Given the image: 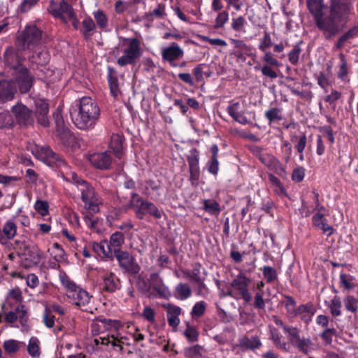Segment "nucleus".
Instances as JSON below:
<instances>
[{
  "label": "nucleus",
  "instance_id": "1",
  "mask_svg": "<svg viewBox=\"0 0 358 358\" xmlns=\"http://www.w3.org/2000/svg\"><path fill=\"white\" fill-rule=\"evenodd\" d=\"M70 115L77 128L82 130L92 129L100 117V108L92 98L83 96L72 106Z\"/></svg>",
  "mask_w": 358,
  "mask_h": 358
},
{
  "label": "nucleus",
  "instance_id": "2",
  "mask_svg": "<svg viewBox=\"0 0 358 358\" xmlns=\"http://www.w3.org/2000/svg\"><path fill=\"white\" fill-rule=\"evenodd\" d=\"M327 15V40H331L342 29L341 24L346 22L353 10V0H329Z\"/></svg>",
  "mask_w": 358,
  "mask_h": 358
},
{
  "label": "nucleus",
  "instance_id": "3",
  "mask_svg": "<svg viewBox=\"0 0 358 358\" xmlns=\"http://www.w3.org/2000/svg\"><path fill=\"white\" fill-rule=\"evenodd\" d=\"M76 183L81 194V199L84 203L85 209L90 213L99 212V205L102 203V201L94 187L83 179H77Z\"/></svg>",
  "mask_w": 358,
  "mask_h": 358
},
{
  "label": "nucleus",
  "instance_id": "4",
  "mask_svg": "<svg viewBox=\"0 0 358 358\" xmlns=\"http://www.w3.org/2000/svg\"><path fill=\"white\" fill-rule=\"evenodd\" d=\"M22 50H33L45 42V34L34 24H27L17 38Z\"/></svg>",
  "mask_w": 358,
  "mask_h": 358
},
{
  "label": "nucleus",
  "instance_id": "5",
  "mask_svg": "<svg viewBox=\"0 0 358 358\" xmlns=\"http://www.w3.org/2000/svg\"><path fill=\"white\" fill-rule=\"evenodd\" d=\"M308 10L312 14L317 28L322 33L323 37L327 40V15L323 11L324 0H307Z\"/></svg>",
  "mask_w": 358,
  "mask_h": 358
},
{
  "label": "nucleus",
  "instance_id": "6",
  "mask_svg": "<svg viewBox=\"0 0 358 358\" xmlns=\"http://www.w3.org/2000/svg\"><path fill=\"white\" fill-rule=\"evenodd\" d=\"M128 45L123 50V55L117 60L120 66L135 64L143 54L141 41L137 38H127Z\"/></svg>",
  "mask_w": 358,
  "mask_h": 358
},
{
  "label": "nucleus",
  "instance_id": "7",
  "mask_svg": "<svg viewBox=\"0 0 358 358\" xmlns=\"http://www.w3.org/2000/svg\"><path fill=\"white\" fill-rule=\"evenodd\" d=\"M117 261L120 269L131 275H136L139 273L141 267L138 265L134 255L127 250H117L113 254V259Z\"/></svg>",
  "mask_w": 358,
  "mask_h": 358
},
{
  "label": "nucleus",
  "instance_id": "8",
  "mask_svg": "<svg viewBox=\"0 0 358 358\" xmlns=\"http://www.w3.org/2000/svg\"><path fill=\"white\" fill-rule=\"evenodd\" d=\"M14 80H12L15 87L18 88L20 93L28 92L32 87L34 78L29 73V70L26 67H21L19 70L13 72Z\"/></svg>",
  "mask_w": 358,
  "mask_h": 358
},
{
  "label": "nucleus",
  "instance_id": "9",
  "mask_svg": "<svg viewBox=\"0 0 358 358\" xmlns=\"http://www.w3.org/2000/svg\"><path fill=\"white\" fill-rule=\"evenodd\" d=\"M12 113L17 124L21 127L33 126L34 119L32 110L22 103H17L12 107Z\"/></svg>",
  "mask_w": 358,
  "mask_h": 358
},
{
  "label": "nucleus",
  "instance_id": "10",
  "mask_svg": "<svg viewBox=\"0 0 358 358\" xmlns=\"http://www.w3.org/2000/svg\"><path fill=\"white\" fill-rule=\"evenodd\" d=\"M48 10L55 17L60 18L65 23L68 22L69 17H73V14L76 13L72 6L64 0L59 5L51 0Z\"/></svg>",
  "mask_w": 358,
  "mask_h": 358
},
{
  "label": "nucleus",
  "instance_id": "11",
  "mask_svg": "<svg viewBox=\"0 0 358 358\" xmlns=\"http://www.w3.org/2000/svg\"><path fill=\"white\" fill-rule=\"evenodd\" d=\"M273 45V42L271 38L270 34L264 31V36L260 41V43L259 45V49L264 52L263 57L262 58V61H264L266 64H269L273 66V67H280L282 64L274 57L270 51H266V50L271 48Z\"/></svg>",
  "mask_w": 358,
  "mask_h": 358
},
{
  "label": "nucleus",
  "instance_id": "12",
  "mask_svg": "<svg viewBox=\"0 0 358 358\" xmlns=\"http://www.w3.org/2000/svg\"><path fill=\"white\" fill-rule=\"evenodd\" d=\"M161 54L163 61L169 62L172 67H177L176 61L184 56V50L177 43L173 42L169 46L163 48Z\"/></svg>",
  "mask_w": 358,
  "mask_h": 358
},
{
  "label": "nucleus",
  "instance_id": "13",
  "mask_svg": "<svg viewBox=\"0 0 358 358\" xmlns=\"http://www.w3.org/2000/svg\"><path fill=\"white\" fill-rule=\"evenodd\" d=\"M5 65L14 71L24 67L22 64L21 52L13 47H8L3 54Z\"/></svg>",
  "mask_w": 358,
  "mask_h": 358
},
{
  "label": "nucleus",
  "instance_id": "14",
  "mask_svg": "<svg viewBox=\"0 0 358 358\" xmlns=\"http://www.w3.org/2000/svg\"><path fill=\"white\" fill-rule=\"evenodd\" d=\"M250 280L243 273H239L231 282V286L239 292L245 302H250L252 296L248 291Z\"/></svg>",
  "mask_w": 358,
  "mask_h": 358
},
{
  "label": "nucleus",
  "instance_id": "15",
  "mask_svg": "<svg viewBox=\"0 0 358 358\" xmlns=\"http://www.w3.org/2000/svg\"><path fill=\"white\" fill-rule=\"evenodd\" d=\"M35 116L38 123L44 127H48L50 125L48 103L44 99H37L35 101Z\"/></svg>",
  "mask_w": 358,
  "mask_h": 358
},
{
  "label": "nucleus",
  "instance_id": "16",
  "mask_svg": "<svg viewBox=\"0 0 358 358\" xmlns=\"http://www.w3.org/2000/svg\"><path fill=\"white\" fill-rule=\"evenodd\" d=\"M89 160L94 167L101 170H107L110 168L113 158L111 155L106 151L91 155L89 157Z\"/></svg>",
  "mask_w": 358,
  "mask_h": 358
},
{
  "label": "nucleus",
  "instance_id": "17",
  "mask_svg": "<svg viewBox=\"0 0 358 358\" xmlns=\"http://www.w3.org/2000/svg\"><path fill=\"white\" fill-rule=\"evenodd\" d=\"M102 280L101 286L103 292L113 293L121 288V281L114 273L110 272L105 274Z\"/></svg>",
  "mask_w": 358,
  "mask_h": 358
},
{
  "label": "nucleus",
  "instance_id": "18",
  "mask_svg": "<svg viewBox=\"0 0 358 358\" xmlns=\"http://www.w3.org/2000/svg\"><path fill=\"white\" fill-rule=\"evenodd\" d=\"M59 140L67 152H72L80 148V140L70 130L62 133Z\"/></svg>",
  "mask_w": 358,
  "mask_h": 358
},
{
  "label": "nucleus",
  "instance_id": "19",
  "mask_svg": "<svg viewBox=\"0 0 358 358\" xmlns=\"http://www.w3.org/2000/svg\"><path fill=\"white\" fill-rule=\"evenodd\" d=\"M150 283L152 289L157 293L159 298H166L169 294V288L164 285L163 279L157 273L150 275Z\"/></svg>",
  "mask_w": 358,
  "mask_h": 358
},
{
  "label": "nucleus",
  "instance_id": "20",
  "mask_svg": "<svg viewBox=\"0 0 358 358\" xmlns=\"http://www.w3.org/2000/svg\"><path fill=\"white\" fill-rule=\"evenodd\" d=\"M15 92L16 87L12 80L0 81V103L12 100Z\"/></svg>",
  "mask_w": 358,
  "mask_h": 358
},
{
  "label": "nucleus",
  "instance_id": "21",
  "mask_svg": "<svg viewBox=\"0 0 358 358\" xmlns=\"http://www.w3.org/2000/svg\"><path fill=\"white\" fill-rule=\"evenodd\" d=\"M262 343L258 336H255L249 338L243 336L238 338L237 346L243 351H255L262 346Z\"/></svg>",
  "mask_w": 358,
  "mask_h": 358
},
{
  "label": "nucleus",
  "instance_id": "22",
  "mask_svg": "<svg viewBox=\"0 0 358 358\" xmlns=\"http://www.w3.org/2000/svg\"><path fill=\"white\" fill-rule=\"evenodd\" d=\"M285 301H282L281 303L285 306L287 313L292 317H296L300 313H303L308 309V307L303 306H299L296 307V302L294 299L289 295L283 294Z\"/></svg>",
  "mask_w": 358,
  "mask_h": 358
},
{
  "label": "nucleus",
  "instance_id": "23",
  "mask_svg": "<svg viewBox=\"0 0 358 358\" xmlns=\"http://www.w3.org/2000/svg\"><path fill=\"white\" fill-rule=\"evenodd\" d=\"M313 225L321 229L327 236H330L334 232V229L327 223L324 213H315L312 217Z\"/></svg>",
  "mask_w": 358,
  "mask_h": 358
},
{
  "label": "nucleus",
  "instance_id": "24",
  "mask_svg": "<svg viewBox=\"0 0 358 358\" xmlns=\"http://www.w3.org/2000/svg\"><path fill=\"white\" fill-rule=\"evenodd\" d=\"M166 309V316L169 325L173 328H176L180 324L179 315L181 313L180 307L168 303L165 306Z\"/></svg>",
  "mask_w": 358,
  "mask_h": 358
},
{
  "label": "nucleus",
  "instance_id": "25",
  "mask_svg": "<svg viewBox=\"0 0 358 358\" xmlns=\"http://www.w3.org/2000/svg\"><path fill=\"white\" fill-rule=\"evenodd\" d=\"M92 250L99 256L104 258L113 259V252L108 244V240L104 239L99 243L94 242L92 243Z\"/></svg>",
  "mask_w": 358,
  "mask_h": 358
},
{
  "label": "nucleus",
  "instance_id": "26",
  "mask_svg": "<svg viewBox=\"0 0 358 358\" xmlns=\"http://www.w3.org/2000/svg\"><path fill=\"white\" fill-rule=\"evenodd\" d=\"M230 41L236 49L234 55L238 59H245V56L251 55L252 48L247 45L243 41L231 38Z\"/></svg>",
  "mask_w": 358,
  "mask_h": 358
},
{
  "label": "nucleus",
  "instance_id": "27",
  "mask_svg": "<svg viewBox=\"0 0 358 358\" xmlns=\"http://www.w3.org/2000/svg\"><path fill=\"white\" fill-rule=\"evenodd\" d=\"M358 37V23L342 34L335 43V48L337 50L342 49L346 43L350 40Z\"/></svg>",
  "mask_w": 358,
  "mask_h": 358
},
{
  "label": "nucleus",
  "instance_id": "28",
  "mask_svg": "<svg viewBox=\"0 0 358 358\" xmlns=\"http://www.w3.org/2000/svg\"><path fill=\"white\" fill-rule=\"evenodd\" d=\"M67 296L71 298L73 303L78 306H85L90 301L88 292L79 287L73 292H71V294H67Z\"/></svg>",
  "mask_w": 358,
  "mask_h": 358
},
{
  "label": "nucleus",
  "instance_id": "29",
  "mask_svg": "<svg viewBox=\"0 0 358 358\" xmlns=\"http://www.w3.org/2000/svg\"><path fill=\"white\" fill-rule=\"evenodd\" d=\"M240 103L236 102L229 105L227 108V111L229 115L237 122L245 125L250 123V121L245 116L244 112H239L238 108Z\"/></svg>",
  "mask_w": 358,
  "mask_h": 358
},
{
  "label": "nucleus",
  "instance_id": "30",
  "mask_svg": "<svg viewBox=\"0 0 358 358\" xmlns=\"http://www.w3.org/2000/svg\"><path fill=\"white\" fill-rule=\"evenodd\" d=\"M129 206L135 208V214L139 220H143L145 215V209L143 208L142 198L136 192L131 194V200Z\"/></svg>",
  "mask_w": 358,
  "mask_h": 358
},
{
  "label": "nucleus",
  "instance_id": "31",
  "mask_svg": "<svg viewBox=\"0 0 358 358\" xmlns=\"http://www.w3.org/2000/svg\"><path fill=\"white\" fill-rule=\"evenodd\" d=\"M108 82L109 84L110 92L113 96H117L120 92L119 83L117 78V73L116 70L111 67L108 66Z\"/></svg>",
  "mask_w": 358,
  "mask_h": 358
},
{
  "label": "nucleus",
  "instance_id": "32",
  "mask_svg": "<svg viewBox=\"0 0 358 358\" xmlns=\"http://www.w3.org/2000/svg\"><path fill=\"white\" fill-rule=\"evenodd\" d=\"M270 339L277 348L285 352H289V346L288 343L285 341L282 335L276 329L273 328L271 330Z\"/></svg>",
  "mask_w": 358,
  "mask_h": 358
},
{
  "label": "nucleus",
  "instance_id": "33",
  "mask_svg": "<svg viewBox=\"0 0 358 358\" xmlns=\"http://www.w3.org/2000/svg\"><path fill=\"white\" fill-rule=\"evenodd\" d=\"M124 235L121 231H115L110 235V239L108 241V244L113 252V254L115 253L117 250H122L121 246L124 243Z\"/></svg>",
  "mask_w": 358,
  "mask_h": 358
},
{
  "label": "nucleus",
  "instance_id": "34",
  "mask_svg": "<svg viewBox=\"0 0 358 358\" xmlns=\"http://www.w3.org/2000/svg\"><path fill=\"white\" fill-rule=\"evenodd\" d=\"M122 143L123 137L122 135L119 134H113L111 135L109 147L119 159L122 155Z\"/></svg>",
  "mask_w": 358,
  "mask_h": 358
},
{
  "label": "nucleus",
  "instance_id": "35",
  "mask_svg": "<svg viewBox=\"0 0 358 358\" xmlns=\"http://www.w3.org/2000/svg\"><path fill=\"white\" fill-rule=\"evenodd\" d=\"M339 59L341 61V64L339 66V69L337 72V78L342 80L343 82L348 83L350 81L348 78V62L345 58V56L343 53L339 54Z\"/></svg>",
  "mask_w": 358,
  "mask_h": 358
},
{
  "label": "nucleus",
  "instance_id": "36",
  "mask_svg": "<svg viewBox=\"0 0 358 358\" xmlns=\"http://www.w3.org/2000/svg\"><path fill=\"white\" fill-rule=\"evenodd\" d=\"M15 310L17 315V320H19L22 328L24 330H28L29 314L27 309L25 308V306L23 304H20L15 308Z\"/></svg>",
  "mask_w": 358,
  "mask_h": 358
},
{
  "label": "nucleus",
  "instance_id": "37",
  "mask_svg": "<svg viewBox=\"0 0 358 358\" xmlns=\"http://www.w3.org/2000/svg\"><path fill=\"white\" fill-rule=\"evenodd\" d=\"M175 295L180 300H186L192 296L190 287L185 283H178L175 289Z\"/></svg>",
  "mask_w": 358,
  "mask_h": 358
},
{
  "label": "nucleus",
  "instance_id": "38",
  "mask_svg": "<svg viewBox=\"0 0 358 358\" xmlns=\"http://www.w3.org/2000/svg\"><path fill=\"white\" fill-rule=\"evenodd\" d=\"M27 352L33 358H38L41 356L40 341L38 338L32 336L27 345Z\"/></svg>",
  "mask_w": 358,
  "mask_h": 358
},
{
  "label": "nucleus",
  "instance_id": "39",
  "mask_svg": "<svg viewBox=\"0 0 358 358\" xmlns=\"http://www.w3.org/2000/svg\"><path fill=\"white\" fill-rule=\"evenodd\" d=\"M27 255L30 258L31 264H38L42 257V252L36 245L31 246H27L26 248Z\"/></svg>",
  "mask_w": 358,
  "mask_h": 358
},
{
  "label": "nucleus",
  "instance_id": "40",
  "mask_svg": "<svg viewBox=\"0 0 358 358\" xmlns=\"http://www.w3.org/2000/svg\"><path fill=\"white\" fill-rule=\"evenodd\" d=\"M25 345V343L14 339L5 341L3 343V348L6 352L9 355L15 354L21 347Z\"/></svg>",
  "mask_w": 358,
  "mask_h": 358
},
{
  "label": "nucleus",
  "instance_id": "41",
  "mask_svg": "<svg viewBox=\"0 0 358 358\" xmlns=\"http://www.w3.org/2000/svg\"><path fill=\"white\" fill-rule=\"evenodd\" d=\"M143 208L145 209V212L153 216L156 219H160L163 215V210H159L153 203L144 201L142 199Z\"/></svg>",
  "mask_w": 358,
  "mask_h": 358
},
{
  "label": "nucleus",
  "instance_id": "42",
  "mask_svg": "<svg viewBox=\"0 0 358 358\" xmlns=\"http://www.w3.org/2000/svg\"><path fill=\"white\" fill-rule=\"evenodd\" d=\"M303 43L302 41H300L297 43H296L292 49L289 52L288 60L292 65H297L299 60L300 55L302 52V49L301 48V45Z\"/></svg>",
  "mask_w": 358,
  "mask_h": 358
},
{
  "label": "nucleus",
  "instance_id": "43",
  "mask_svg": "<svg viewBox=\"0 0 358 358\" xmlns=\"http://www.w3.org/2000/svg\"><path fill=\"white\" fill-rule=\"evenodd\" d=\"M203 209L212 215H217L221 212L220 203L215 200L206 199L203 201Z\"/></svg>",
  "mask_w": 358,
  "mask_h": 358
},
{
  "label": "nucleus",
  "instance_id": "44",
  "mask_svg": "<svg viewBox=\"0 0 358 358\" xmlns=\"http://www.w3.org/2000/svg\"><path fill=\"white\" fill-rule=\"evenodd\" d=\"M17 227L16 224L11 220H8L1 231L2 234L6 238V243L8 240H10L16 235Z\"/></svg>",
  "mask_w": 358,
  "mask_h": 358
},
{
  "label": "nucleus",
  "instance_id": "45",
  "mask_svg": "<svg viewBox=\"0 0 358 358\" xmlns=\"http://www.w3.org/2000/svg\"><path fill=\"white\" fill-rule=\"evenodd\" d=\"M261 270L267 283L271 284L278 280V273L275 268L269 266H264L261 268Z\"/></svg>",
  "mask_w": 358,
  "mask_h": 358
},
{
  "label": "nucleus",
  "instance_id": "46",
  "mask_svg": "<svg viewBox=\"0 0 358 358\" xmlns=\"http://www.w3.org/2000/svg\"><path fill=\"white\" fill-rule=\"evenodd\" d=\"M50 60V55L47 52L39 51L34 52L31 57V61L40 66H43L48 63Z\"/></svg>",
  "mask_w": 358,
  "mask_h": 358
},
{
  "label": "nucleus",
  "instance_id": "47",
  "mask_svg": "<svg viewBox=\"0 0 358 358\" xmlns=\"http://www.w3.org/2000/svg\"><path fill=\"white\" fill-rule=\"evenodd\" d=\"M313 343L310 338H299L297 343L294 345L300 352L305 355H308L309 352L313 349L312 346Z\"/></svg>",
  "mask_w": 358,
  "mask_h": 358
},
{
  "label": "nucleus",
  "instance_id": "48",
  "mask_svg": "<svg viewBox=\"0 0 358 358\" xmlns=\"http://www.w3.org/2000/svg\"><path fill=\"white\" fill-rule=\"evenodd\" d=\"M282 109L277 107L270 108L265 112L264 116L268 120L269 123L282 120Z\"/></svg>",
  "mask_w": 358,
  "mask_h": 358
},
{
  "label": "nucleus",
  "instance_id": "49",
  "mask_svg": "<svg viewBox=\"0 0 358 358\" xmlns=\"http://www.w3.org/2000/svg\"><path fill=\"white\" fill-rule=\"evenodd\" d=\"M39 2V0H22L17 8L19 13H27L34 8Z\"/></svg>",
  "mask_w": 358,
  "mask_h": 358
},
{
  "label": "nucleus",
  "instance_id": "50",
  "mask_svg": "<svg viewBox=\"0 0 358 358\" xmlns=\"http://www.w3.org/2000/svg\"><path fill=\"white\" fill-rule=\"evenodd\" d=\"M300 306H307L308 309L307 310H305L304 312L299 314V316H301V320L304 322L306 324H308L311 322L313 316L315 315L316 311L314 305L311 303H308L306 304H301Z\"/></svg>",
  "mask_w": 358,
  "mask_h": 358
},
{
  "label": "nucleus",
  "instance_id": "51",
  "mask_svg": "<svg viewBox=\"0 0 358 358\" xmlns=\"http://www.w3.org/2000/svg\"><path fill=\"white\" fill-rule=\"evenodd\" d=\"M343 303L345 309L352 313H355L358 310V299L354 296L348 295L343 299Z\"/></svg>",
  "mask_w": 358,
  "mask_h": 358
},
{
  "label": "nucleus",
  "instance_id": "52",
  "mask_svg": "<svg viewBox=\"0 0 358 358\" xmlns=\"http://www.w3.org/2000/svg\"><path fill=\"white\" fill-rule=\"evenodd\" d=\"M284 333L287 334V339L293 346H294L301 338L299 329L292 326H290L289 328H286Z\"/></svg>",
  "mask_w": 358,
  "mask_h": 358
},
{
  "label": "nucleus",
  "instance_id": "53",
  "mask_svg": "<svg viewBox=\"0 0 358 358\" xmlns=\"http://www.w3.org/2000/svg\"><path fill=\"white\" fill-rule=\"evenodd\" d=\"M203 347L199 345H195L185 349L184 353L185 358H202L201 350Z\"/></svg>",
  "mask_w": 358,
  "mask_h": 358
},
{
  "label": "nucleus",
  "instance_id": "54",
  "mask_svg": "<svg viewBox=\"0 0 358 358\" xmlns=\"http://www.w3.org/2000/svg\"><path fill=\"white\" fill-rule=\"evenodd\" d=\"M166 15L165 6L164 4H158L157 7L153 10L146 13L145 16L148 20L154 18L162 19Z\"/></svg>",
  "mask_w": 358,
  "mask_h": 358
},
{
  "label": "nucleus",
  "instance_id": "55",
  "mask_svg": "<svg viewBox=\"0 0 358 358\" xmlns=\"http://www.w3.org/2000/svg\"><path fill=\"white\" fill-rule=\"evenodd\" d=\"M83 25V34L85 38H88L91 36V32L95 29L96 25L91 17H87L83 20L82 22Z\"/></svg>",
  "mask_w": 358,
  "mask_h": 358
},
{
  "label": "nucleus",
  "instance_id": "56",
  "mask_svg": "<svg viewBox=\"0 0 358 358\" xmlns=\"http://www.w3.org/2000/svg\"><path fill=\"white\" fill-rule=\"evenodd\" d=\"M189 168H199V152L196 148H192L189 151V155L187 157Z\"/></svg>",
  "mask_w": 358,
  "mask_h": 358
},
{
  "label": "nucleus",
  "instance_id": "57",
  "mask_svg": "<svg viewBox=\"0 0 358 358\" xmlns=\"http://www.w3.org/2000/svg\"><path fill=\"white\" fill-rule=\"evenodd\" d=\"M184 336L188 342L194 343L198 341L199 333L194 327L187 324L184 331Z\"/></svg>",
  "mask_w": 358,
  "mask_h": 358
},
{
  "label": "nucleus",
  "instance_id": "58",
  "mask_svg": "<svg viewBox=\"0 0 358 358\" xmlns=\"http://www.w3.org/2000/svg\"><path fill=\"white\" fill-rule=\"evenodd\" d=\"M206 303L203 301L196 302L191 311V315L192 317H201L206 310Z\"/></svg>",
  "mask_w": 358,
  "mask_h": 358
},
{
  "label": "nucleus",
  "instance_id": "59",
  "mask_svg": "<svg viewBox=\"0 0 358 358\" xmlns=\"http://www.w3.org/2000/svg\"><path fill=\"white\" fill-rule=\"evenodd\" d=\"M219 161L218 158L210 157L206 163V167L209 173L216 176L219 172Z\"/></svg>",
  "mask_w": 358,
  "mask_h": 358
},
{
  "label": "nucleus",
  "instance_id": "60",
  "mask_svg": "<svg viewBox=\"0 0 358 358\" xmlns=\"http://www.w3.org/2000/svg\"><path fill=\"white\" fill-rule=\"evenodd\" d=\"M341 301L338 296H334V299L331 301V304L329 306V308L331 310V313L334 316H340L341 315Z\"/></svg>",
  "mask_w": 358,
  "mask_h": 358
},
{
  "label": "nucleus",
  "instance_id": "61",
  "mask_svg": "<svg viewBox=\"0 0 358 358\" xmlns=\"http://www.w3.org/2000/svg\"><path fill=\"white\" fill-rule=\"evenodd\" d=\"M246 24V21L243 16H239L236 18L232 19L231 28L236 31H245L244 27Z\"/></svg>",
  "mask_w": 358,
  "mask_h": 358
},
{
  "label": "nucleus",
  "instance_id": "62",
  "mask_svg": "<svg viewBox=\"0 0 358 358\" xmlns=\"http://www.w3.org/2000/svg\"><path fill=\"white\" fill-rule=\"evenodd\" d=\"M34 208L42 216H45L48 213V203L45 201L37 200L34 204Z\"/></svg>",
  "mask_w": 358,
  "mask_h": 358
},
{
  "label": "nucleus",
  "instance_id": "63",
  "mask_svg": "<svg viewBox=\"0 0 358 358\" xmlns=\"http://www.w3.org/2000/svg\"><path fill=\"white\" fill-rule=\"evenodd\" d=\"M353 277L350 275L341 273L340 274V283L341 286H343L345 289H351L353 287L352 280Z\"/></svg>",
  "mask_w": 358,
  "mask_h": 358
},
{
  "label": "nucleus",
  "instance_id": "64",
  "mask_svg": "<svg viewBox=\"0 0 358 358\" xmlns=\"http://www.w3.org/2000/svg\"><path fill=\"white\" fill-rule=\"evenodd\" d=\"M94 16L97 24L101 28H105L108 24V18L102 10H97L94 13Z\"/></svg>",
  "mask_w": 358,
  "mask_h": 358
}]
</instances>
